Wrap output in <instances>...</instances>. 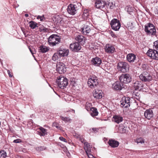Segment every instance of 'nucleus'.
Listing matches in <instances>:
<instances>
[{"mask_svg":"<svg viewBox=\"0 0 158 158\" xmlns=\"http://www.w3.org/2000/svg\"><path fill=\"white\" fill-rule=\"evenodd\" d=\"M144 30L148 35H155L156 34V28L154 25L150 23H147L144 26Z\"/></svg>","mask_w":158,"mask_h":158,"instance_id":"obj_1","label":"nucleus"},{"mask_svg":"<svg viewBox=\"0 0 158 158\" xmlns=\"http://www.w3.org/2000/svg\"><path fill=\"white\" fill-rule=\"evenodd\" d=\"M56 82L59 87L62 89L65 87L68 84L67 79L62 76L57 77Z\"/></svg>","mask_w":158,"mask_h":158,"instance_id":"obj_2","label":"nucleus"},{"mask_svg":"<svg viewBox=\"0 0 158 158\" xmlns=\"http://www.w3.org/2000/svg\"><path fill=\"white\" fill-rule=\"evenodd\" d=\"M99 84L98 78L95 75L90 76L88 81V86L91 88L95 87Z\"/></svg>","mask_w":158,"mask_h":158,"instance_id":"obj_3","label":"nucleus"},{"mask_svg":"<svg viewBox=\"0 0 158 158\" xmlns=\"http://www.w3.org/2000/svg\"><path fill=\"white\" fill-rule=\"evenodd\" d=\"M49 45L52 46L58 44L60 41V39L56 35L53 34L50 36L48 39Z\"/></svg>","mask_w":158,"mask_h":158,"instance_id":"obj_4","label":"nucleus"},{"mask_svg":"<svg viewBox=\"0 0 158 158\" xmlns=\"http://www.w3.org/2000/svg\"><path fill=\"white\" fill-rule=\"evenodd\" d=\"M140 80L143 82L150 81L152 80V77L146 71L143 72L139 76Z\"/></svg>","mask_w":158,"mask_h":158,"instance_id":"obj_5","label":"nucleus"},{"mask_svg":"<svg viewBox=\"0 0 158 158\" xmlns=\"http://www.w3.org/2000/svg\"><path fill=\"white\" fill-rule=\"evenodd\" d=\"M119 80L122 83L127 84L131 81V75L128 74H123L120 77Z\"/></svg>","mask_w":158,"mask_h":158,"instance_id":"obj_6","label":"nucleus"},{"mask_svg":"<svg viewBox=\"0 0 158 158\" xmlns=\"http://www.w3.org/2000/svg\"><path fill=\"white\" fill-rule=\"evenodd\" d=\"M112 28L114 31H118L120 27L121 24L119 20L117 19H113L110 22Z\"/></svg>","mask_w":158,"mask_h":158,"instance_id":"obj_7","label":"nucleus"},{"mask_svg":"<svg viewBox=\"0 0 158 158\" xmlns=\"http://www.w3.org/2000/svg\"><path fill=\"white\" fill-rule=\"evenodd\" d=\"M146 54L152 59L158 60V52L155 49H150L148 51Z\"/></svg>","mask_w":158,"mask_h":158,"instance_id":"obj_8","label":"nucleus"},{"mask_svg":"<svg viewBox=\"0 0 158 158\" xmlns=\"http://www.w3.org/2000/svg\"><path fill=\"white\" fill-rule=\"evenodd\" d=\"M56 70L60 74L64 73L66 71L65 64L61 62L57 63L56 65Z\"/></svg>","mask_w":158,"mask_h":158,"instance_id":"obj_9","label":"nucleus"},{"mask_svg":"<svg viewBox=\"0 0 158 158\" xmlns=\"http://www.w3.org/2000/svg\"><path fill=\"white\" fill-rule=\"evenodd\" d=\"M130 98L129 97H123L120 101L121 107L127 108L130 106Z\"/></svg>","mask_w":158,"mask_h":158,"instance_id":"obj_10","label":"nucleus"},{"mask_svg":"<svg viewBox=\"0 0 158 158\" xmlns=\"http://www.w3.org/2000/svg\"><path fill=\"white\" fill-rule=\"evenodd\" d=\"M127 63L125 62H120L118 64L117 68L119 71L123 73L127 72Z\"/></svg>","mask_w":158,"mask_h":158,"instance_id":"obj_11","label":"nucleus"},{"mask_svg":"<svg viewBox=\"0 0 158 158\" xmlns=\"http://www.w3.org/2000/svg\"><path fill=\"white\" fill-rule=\"evenodd\" d=\"M78 10L77 6L76 5L71 4L68 6L67 11L69 14L74 15L76 14Z\"/></svg>","mask_w":158,"mask_h":158,"instance_id":"obj_12","label":"nucleus"},{"mask_svg":"<svg viewBox=\"0 0 158 158\" xmlns=\"http://www.w3.org/2000/svg\"><path fill=\"white\" fill-rule=\"evenodd\" d=\"M105 51L108 54H112L115 51L114 46L109 44H106L104 48Z\"/></svg>","mask_w":158,"mask_h":158,"instance_id":"obj_13","label":"nucleus"},{"mask_svg":"<svg viewBox=\"0 0 158 158\" xmlns=\"http://www.w3.org/2000/svg\"><path fill=\"white\" fill-rule=\"evenodd\" d=\"M106 2L104 0H96L95 2V6L98 9H102L105 6Z\"/></svg>","mask_w":158,"mask_h":158,"instance_id":"obj_14","label":"nucleus"},{"mask_svg":"<svg viewBox=\"0 0 158 158\" xmlns=\"http://www.w3.org/2000/svg\"><path fill=\"white\" fill-rule=\"evenodd\" d=\"M70 48L72 51L77 52L81 49V47L78 42H76L71 44Z\"/></svg>","mask_w":158,"mask_h":158,"instance_id":"obj_15","label":"nucleus"},{"mask_svg":"<svg viewBox=\"0 0 158 158\" xmlns=\"http://www.w3.org/2000/svg\"><path fill=\"white\" fill-rule=\"evenodd\" d=\"M92 64L97 66H99L102 63V60L101 58L96 57L92 59L91 61Z\"/></svg>","mask_w":158,"mask_h":158,"instance_id":"obj_16","label":"nucleus"},{"mask_svg":"<svg viewBox=\"0 0 158 158\" xmlns=\"http://www.w3.org/2000/svg\"><path fill=\"white\" fill-rule=\"evenodd\" d=\"M123 85L121 82L117 81L113 84L112 87L114 89L119 90L122 89Z\"/></svg>","mask_w":158,"mask_h":158,"instance_id":"obj_17","label":"nucleus"},{"mask_svg":"<svg viewBox=\"0 0 158 158\" xmlns=\"http://www.w3.org/2000/svg\"><path fill=\"white\" fill-rule=\"evenodd\" d=\"M93 96L95 98L97 99L101 98L102 97L103 92L100 90L95 89L93 94Z\"/></svg>","mask_w":158,"mask_h":158,"instance_id":"obj_18","label":"nucleus"},{"mask_svg":"<svg viewBox=\"0 0 158 158\" xmlns=\"http://www.w3.org/2000/svg\"><path fill=\"white\" fill-rule=\"evenodd\" d=\"M91 31L90 26L88 25H84L81 29V31L85 35H87Z\"/></svg>","mask_w":158,"mask_h":158,"instance_id":"obj_19","label":"nucleus"},{"mask_svg":"<svg viewBox=\"0 0 158 158\" xmlns=\"http://www.w3.org/2000/svg\"><path fill=\"white\" fill-rule=\"evenodd\" d=\"M145 118L148 119H150L153 116L152 111L150 109L147 110L144 113Z\"/></svg>","mask_w":158,"mask_h":158,"instance_id":"obj_20","label":"nucleus"},{"mask_svg":"<svg viewBox=\"0 0 158 158\" xmlns=\"http://www.w3.org/2000/svg\"><path fill=\"white\" fill-rule=\"evenodd\" d=\"M126 57L127 60L130 63L134 62L136 58L135 55L132 53L128 54Z\"/></svg>","mask_w":158,"mask_h":158,"instance_id":"obj_21","label":"nucleus"},{"mask_svg":"<svg viewBox=\"0 0 158 158\" xmlns=\"http://www.w3.org/2000/svg\"><path fill=\"white\" fill-rule=\"evenodd\" d=\"M133 86L135 90H140L142 89L143 85L141 82L136 81L133 83Z\"/></svg>","mask_w":158,"mask_h":158,"instance_id":"obj_22","label":"nucleus"},{"mask_svg":"<svg viewBox=\"0 0 158 158\" xmlns=\"http://www.w3.org/2000/svg\"><path fill=\"white\" fill-rule=\"evenodd\" d=\"M58 52L60 56H67L69 54V50L66 49H60L59 50Z\"/></svg>","mask_w":158,"mask_h":158,"instance_id":"obj_23","label":"nucleus"},{"mask_svg":"<svg viewBox=\"0 0 158 158\" xmlns=\"http://www.w3.org/2000/svg\"><path fill=\"white\" fill-rule=\"evenodd\" d=\"M108 144L112 148H116L119 145V143L117 141L112 139H110L108 142Z\"/></svg>","mask_w":158,"mask_h":158,"instance_id":"obj_24","label":"nucleus"},{"mask_svg":"<svg viewBox=\"0 0 158 158\" xmlns=\"http://www.w3.org/2000/svg\"><path fill=\"white\" fill-rule=\"evenodd\" d=\"M113 120L114 122L119 123L122 121L123 118L122 117L119 115H115L113 117Z\"/></svg>","mask_w":158,"mask_h":158,"instance_id":"obj_25","label":"nucleus"},{"mask_svg":"<svg viewBox=\"0 0 158 158\" xmlns=\"http://www.w3.org/2000/svg\"><path fill=\"white\" fill-rule=\"evenodd\" d=\"M90 113L92 116L93 117L98 115V114L97 109L94 107L90 108Z\"/></svg>","mask_w":158,"mask_h":158,"instance_id":"obj_26","label":"nucleus"},{"mask_svg":"<svg viewBox=\"0 0 158 158\" xmlns=\"http://www.w3.org/2000/svg\"><path fill=\"white\" fill-rule=\"evenodd\" d=\"M49 50V48L45 46L41 45L39 48V51L40 52L42 53H45Z\"/></svg>","mask_w":158,"mask_h":158,"instance_id":"obj_27","label":"nucleus"},{"mask_svg":"<svg viewBox=\"0 0 158 158\" xmlns=\"http://www.w3.org/2000/svg\"><path fill=\"white\" fill-rule=\"evenodd\" d=\"M84 148L86 154H88L89 152H90L91 148V147L89 144L87 142H85L84 143Z\"/></svg>","mask_w":158,"mask_h":158,"instance_id":"obj_28","label":"nucleus"},{"mask_svg":"<svg viewBox=\"0 0 158 158\" xmlns=\"http://www.w3.org/2000/svg\"><path fill=\"white\" fill-rule=\"evenodd\" d=\"M126 132V128L122 124H121L118 128V132L121 133H124Z\"/></svg>","mask_w":158,"mask_h":158,"instance_id":"obj_29","label":"nucleus"},{"mask_svg":"<svg viewBox=\"0 0 158 158\" xmlns=\"http://www.w3.org/2000/svg\"><path fill=\"white\" fill-rule=\"evenodd\" d=\"M39 129L40 131L39 132V131H38L37 132H39V134L40 135L44 136L45 135L47 134V130L45 129L43 127H40L39 128Z\"/></svg>","mask_w":158,"mask_h":158,"instance_id":"obj_30","label":"nucleus"},{"mask_svg":"<svg viewBox=\"0 0 158 158\" xmlns=\"http://www.w3.org/2000/svg\"><path fill=\"white\" fill-rule=\"evenodd\" d=\"M84 37L81 35H77L75 38L76 41H78V42L81 43H83V41L84 40Z\"/></svg>","mask_w":158,"mask_h":158,"instance_id":"obj_31","label":"nucleus"},{"mask_svg":"<svg viewBox=\"0 0 158 158\" xmlns=\"http://www.w3.org/2000/svg\"><path fill=\"white\" fill-rule=\"evenodd\" d=\"M29 26L32 29H34L38 27L37 24L34 21H30L28 23Z\"/></svg>","mask_w":158,"mask_h":158,"instance_id":"obj_32","label":"nucleus"},{"mask_svg":"<svg viewBox=\"0 0 158 158\" xmlns=\"http://www.w3.org/2000/svg\"><path fill=\"white\" fill-rule=\"evenodd\" d=\"M144 140H145L143 138L140 137L134 140V141L138 144L140 143L142 144L143 143H144Z\"/></svg>","mask_w":158,"mask_h":158,"instance_id":"obj_33","label":"nucleus"},{"mask_svg":"<svg viewBox=\"0 0 158 158\" xmlns=\"http://www.w3.org/2000/svg\"><path fill=\"white\" fill-rule=\"evenodd\" d=\"M106 6L107 8L110 9H113L114 7V5L112 2H109L106 3Z\"/></svg>","mask_w":158,"mask_h":158,"instance_id":"obj_34","label":"nucleus"},{"mask_svg":"<svg viewBox=\"0 0 158 158\" xmlns=\"http://www.w3.org/2000/svg\"><path fill=\"white\" fill-rule=\"evenodd\" d=\"M7 156L6 152L4 150L0 151V158H5Z\"/></svg>","mask_w":158,"mask_h":158,"instance_id":"obj_35","label":"nucleus"},{"mask_svg":"<svg viewBox=\"0 0 158 158\" xmlns=\"http://www.w3.org/2000/svg\"><path fill=\"white\" fill-rule=\"evenodd\" d=\"M59 55L58 52L55 53L52 56V59L54 61H56L59 58Z\"/></svg>","mask_w":158,"mask_h":158,"instance_id":"obj_36","label":"nucleus"},{"mask_svg":"<svg viewBox=\"0 0 158 158\" xmlns=\"http://www.w3.org/2000/svg\"><path fill=\"white\" fill-rule=\"evenodd\" d=\"M41 31H43L45 32L48 31V29L44 27L43 26H41L40 28Z\"/></svg>","mask_w":158,"mask_h":158,"instance_id":"obj_37","label":"nucleus"},{"mask_svg":"<svg viewBox=\"0 0 158 158\" xmlns=\"http://www.w3.org/2000/svg\"><path fill=\"white\" fill-rule=\"evenodd\" d=\"M128 12V13L131 15V13L132 12L133 9L131 7L127 6L126 8L125 9Z\"/></svg>","mask_w":158,"mask_h":158,"instance_id":"obj_38","label":"nucleus"},{"mask_svg":"<svg viewBox=\"0 0 158 158\" xmlns=\"http://www.w3.org/2000/svg\"><path fill=\"white\" fill-rule=\"evenodd\" d=\"M52 127H55L57 129H61V127L60 126L59 124L56 122H54L53 123Z\"/></svg>","mask_w":158,"mask_h":158,"instance_id":"obj_39","label":"nucleus"},{"mask_svg":"<svg viewBox=\"0 0 158 158\" xmlns=\"http://www.w3.org/2000/svg\"><path fill=\"white\" fill-rule=\"evenodd\" d=\"M60 118H61V119L64 121L66 122H68L70 120V118H69V117H63L62 116H60Z\"/></svg>","mask_w":158,"mask_h":158,"instance_id":"obj_40","label":"nucleus"},{"mask_svg":"<svg viewBox=\"0 0 158 158\" xmlns=\"http://www.w3.org/2000/svg\"><path fill=\"white\" fill-rule=\"evenodd\" d=\"M153 48L158 50V40L154 43Z\"/></svg>","mask_w":158,"mask_h":158,"instance_id":"obj_41","label":"nucleus"},{"mask_svg":"<svg viewBox=\"0 0 158 158\" xmlns=\"http://www.w3.org/2000/svg\"><path fill=\"white\" fill-rule=\"evenodd\" d=\"M37 19H40V20L41 21H44L45 19V18L44 17V15H43L42 16H40V15H38L37 16Z\"/></svg>","mask_w":158,"mask_h":158,"instance_id":"obj_42","label":"nucleus"},{"mask_svg":"<svg viewBox=\"0 0 158 158\" xmlns=\"http://www.w3.org/2000/svg\"><path fill=\"white\" fill-rule=\"evenodd\" d=\"M142 69L143 70H147L148 69V66L145 64H142L141 66Z\"/></svg>","mask_w":158,"mask_h":158,"instance_id":"obj_43","label":"nucleus"},{"mask_svg":"<svg viewBox=\"0 0 158 158\" xmlns=\"http://www.w3.org/2000/svg\"><path fill=\"white\" fill-rule=\"evenodd\" d=\"M29 49L31 52V53L33 55V56L34 57H35L34 56V54L35 53V49L34 48H32L31 49L30 48H29Z\"/></svg>","mask_w":158,"mask_h":158,"instance_id":"obj_44","label":"nucleus"},{"mask_svg":"<svg viewBox=\"0 0 158 158\" xmlns=\"http://www.w3.org/2000/svg\"><path fill=\"white\" fill-rule=\"evenodd\" d=\"M134 97L135 98L138 100H139L140 98V96L138 93L136 94L134 96Z\"/></svg>","mask_w":158,"mask_h":158,"instance_id":"obj_45","label":"nucleus"},{"mask_svg":"<svg viewBox=\"0 0 158 158\" xmlns=\"http://www.w3.org/2000/svg\"><path fill=\"white\" fill-rule=\"evenodd\" d=\"M21 142V139H16L14 140L13 141V142L15 143H19Z\"/></svg>","mask_w":158,"mask_h":158,"instance_id":"obj_46","label":"nucleus"},{"mask_svg":"<svg viewBox=\"0 0 158 158\" xmlns=\"http://www.w3.org/2000/svg\"><path fill=\"white\" fill-rule=\"evenodd\" d=\"M92 129L93 132L96 133L98 131L99 129L97 128H93Z\"/></svg>","mask_w":158,"mask_h":158,"instance_id":"obj_47","label":"nucleus"},{"mask_svg":"<svg viewBox=\"0 0 158 158\" xmlns=\"http://www.w3.org/2000/svg\"><path fill=\"white\" fill-rule=\"evenodd\" d=\"M110 34L111 36L113 38H117V35L114 34L113 32L111 31L110 33Z\"/></svg>","mask_w":158,"mask_h":158,"instance_id":"obj_48","label":"nucleus"},{"mask_svg":"<svg viewBox=\"0 0 158 158\" xmlns=\"http://www.w3.org/2000/svg\"><path fill=\"white\" fill-rule=\"evenodd\" d=\"M73 135L74 136L75 138H80V135H78L76 133H74L73 134Z\"/></svg>","mask_w":158,"mask_h":158,"instance_id":"obj_49","label":"nucleus"},{"mask_svg":"<svg viewBox=\"0 0 158 158\" xmlns=\"http://www.w3.org/2000/svg\"><path fill=\"white\" fill-rule=\"evenodd\" d=\"M90 152H89L88 154H87V155H88L89 158H95L94 157L93 155L90 154Z\"/></svg>","mask_w":158,"mask_h":158,"instance_id":"obj_50","label":"nucleus"},{"mask_svg":"<svg viewBox=\"0 0 158 158\" xmlns=\"http://www.w3.org/2000/svg\"><path fill=\"white\" fill-rule=\"evenodd\" d=\"M87 13V10H84V13L83 14V15L84 16H85V17L87 16L88 15V14Z\"/></svg>","mask_w":158,"mask_h":158,"instance_id":"obj_51","label":"nucleus"},{"mask_svg":"<svg viewBox=\"0 0 158 158\" xmlns=\"http://www.w3.org/2000/svg\"><path fill=\"white\" fill-rule=\"evenodd\" d=\"M43 148L42 147H38L36 148V150L38 151H41L43 150Z\"/></svg>","mask_w":158,"mask_h":158,"instance_id":"obj_52","label":"nucleus"},{"mask_svg":"<svg viewBox=\"0 0 158 158\" xmlns=\"http://www.w3.org/2000/svg\"><path fill=\"white\" fill-rule=\"evenodd\" d=\"M89 107L88 106H86L85 107L87 111H89V110H90V108H92L90 107V106H91V104L89 103Z\"/></svg>","mask_w":158,"mask_h":158,"instance_id":"obj_53","label":"nucleus"},{"mask_svg":"<svg viewBox=\"0 0 158 158\" xmlns=\"http://www.w3.org/2000/svg\"><path fill=\"white\" fill-rule=\"evenodd\" d=\"M59 139L65 142L66 139L62 137H60Z\"/></svg>","mask_w":158,"mask_h":158,"instance_id":"obj_54","label":"nucleus"},{"mask_svg":"<svg viewBox=\"0 0 158 158\" xmlns=\"http://www.w3.org/2000/svg\"><path fill=\"white\" fill-rule=\"evenodd\" d=\"M8 73V75L9 76V77H12V75H11L10 74V70H8L7 71Z\"/></svg>","mask_w":158,"mask_h":158,"instance_id":"obj_55","label":"nucleus"},{"mask_svg":"<svg viewBox=\"0 0 158 158\" xmlns=\"http://www.w3.org/2000/svg\"><path fill=\"white\" fill-rule=\"evenodd\" d=\"M25 16L26 17H28V14H26L25 15Z\"/></svg>","mask_w":158,"mask_h":158,"instance_id":"obj_56","label":"nucleus"},{"mask_svg":"<svg viewBox=\"0 0 158 158\" xmlns=\"http://www.w3.org/2000/svg\"><path fill=\"white\" fill-rule=\"evenodd\" d=\"M69 111H72V112H73V111L74 113H75V110H73L72 109V110H69Z\"/></svg>","mask_w":158,"mask_h":158,"instance_id":"obj_57","label":"nucleus"},{"mask_svg":"<svg viewBox=\"0 0 158 158\" xmlns=\"http://www.w3.org/2000/svg\"><path fill=\"white\" fill-rule=\"evenodd\" d=\"M156 10L157 11V14H158V7H157V8H156Z\"/></svg>","mask_w":158,"mask_h":158,"instance_id":"obj_58","label":"nucleus"}]
</instances>
